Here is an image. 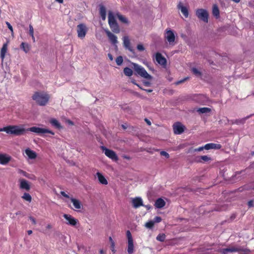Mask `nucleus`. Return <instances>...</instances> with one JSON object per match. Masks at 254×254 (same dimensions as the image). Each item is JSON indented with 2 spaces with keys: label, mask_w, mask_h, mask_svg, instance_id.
Returning <instances> with one entry per match:
<instances>
[{
  "label": "nucleus",
  "mask_w": 254,
  "mask_h": 254,
  "mask_svg": "<svg viewBox=\"0 0 254 254\" xmlns=\"http://www.w3.org/2000/svg\"><path fill=\"white\" fill-rule=\"evenodd\" d=\"M95 177L98 178V180L100 184L104 185L108 184V181L105 177L100 172H97Z\"/></svg>",
  "instance_id": "nucleus-22"
},
{
  "label": "nucleus",
  "mask_w": 254,
  "mask_h": 254,
  "mask_svg": "<svg viewBox=\"0 0 254 254\" xmlns=\"http://www.w3.org/2000/svg\"><path fill=\"white\" fill-rule=\"evenodd\" d=\"M0 131H5L8 134L20 136L25 133V128L23 125L8 126L0 128Z\"/></svg>",
  "instance_id": "nucleus-1"
},
{
  "label": "nucleus",
  "mask_w": 254,
  "mask_h": 254,
  "mask_svg": "<svg viewBox=\"0 0 254 254\" xmlns=\"http://www.w3.org/2000/svg\"><path fill=\"white\" fill-rule=\"evenodd\" d=\"M203 148L206 150H209L211 149H219L221 148V145L220 144L210 143L206 144L203 146Z\"/></svg>",
  "instance_id": "nucleus-20"
},
{
  "label": "nucleus",
  "mask_w": 254,
  "mask_h": 254,
  "mask_svg": "<svg viewBox=\"0 0 254 254\" xmlns=\"http://www.w3.org/2000/svg\"><path fill=\"white\" fill-rule=\"evenodd\" d=\"M100 15L103 20H105L106 18V10L104 6H101L100 7Z\"/></svg>",
  "instance_id": "nucleus-29"
},
{
  "label": "nucleus",
  "mask_w": 254,
  "mask_h": 254,
  "mask_svg": "<svg viewBox=\"0 0 254 254\" xmlns=\"http://www.w3.org/2000/svg\"><path fill=\"white\" fill-rule=\"evenodd\" d=\"M248 205L250 207L253 206L254 205V201L253 200H250L248 202Z\"/></svg>",
  "instance_id": "nucleus-53"
},
{
  "label": "nucleus",
  "mask_w": 254,
  "mask_h": 254,
  "mask_svg": "<svg viewBox=\"0 0 254 254\" xmlns=\"http://www.w3.org/2000/svg\"><path fill=\"white\" fill-rule=\"evenodd\" d=\"M147 209L151 208V206L149 205H144Z\"/></svg>",
  "instance_id": "nucleus-59"
},
{
  "label": "nucleus",
  "mask_w": 254,
  "mask_h": 254,
  "mask_svg": "<svg viewBox=\"0 0 254 254\" xmlns=\"http://www.w3.org/2000/svg\"><path fill=\"white\" fill-rule=\"evenodd\" d=\"M5 23H6L8 28L10 30L11 32V34L13 35V28H12V26L7 21L5 22Z\"/></svg>",
  "instance_id": "nucleus-44"
},
{
  "label": "nucleus",
  "mask_w": 254,
  "mask_h": 254,
  "mask_svg": "<svg viewBox=\"0 0 254 254\" xmlns=\"http://www.w3.org/2000/svg\"><path fill=\"white\" fill-rule=\"evenodd\" d=\"M61 194L63 196H64V197H65L66 198H67L70 199V197H69V196L68 194H67L64 191H61Z\"/></svg>",
  "instance_id": "nucleus-50"
},
{
  "label": "nucleus",
  "mask_w": 254,
  "mask_h": 254,
  "mask_svg": "<svg viewBox=\"0 0 254 254\" xmlns=\"http://www.w3.org/2000/svg\"><path fill=\"white\" fill-rule=\"evenodd\" d=\"M160 155L161 156H165L166 158H168L169 157V154L167 152L164 151H161Z\"/></svg>",
  "instance_id": "nucleus-45"
},
{
  "label": "nucleus",
  "mask_w": 254,
  "mask_h": 254,
  "mask_svg": "<svg viewBox=\"0 0 254 254\" xmlns=\"http://www.w3.org/2000/svg\"><path fill=\"white\" fill-rule=\"evenodd\" d=\"M123 44L124 47L130 51H132V48L130 46V41L127 36H124L123 37Z\"/></svg>",
  "instance_id": "nucleus-24"
},
{
  "label": "nucleus",
  "mask_w": 254,
  "mask_h": 254,
  "mask_svg": "<svg viewBox=\"0 0 254 254\" xmlns=\"http://www.w3.org/2000/svg\"><path fill=\"white\" fill-rule=\"evenodd\" d=\"M50 124L57 128H61L62 126H61L60 123L59 122V121L56 120V119L52 118L50 120Z\"/></svg>",
  "instance_id": "nucleus-27"
},
{
  "label": "nucleus",
  "mask_w": 254,
  "mask_h": 254,
  "mask_svg": "<svg viewBox=\"0 0 254 254\" xmlns=\"http://www.w3.org/2000/svg\"><path fill=\"white\" fill-rule=\"evenodd\" d=\"M112 31L116 33H119L120 32L119 26L117 22L109 24Z\"/></svg>",
  "instance_id": "nucleus-26"
},
{
  "label": "nucleus",
  "mask_w": 254,
  "mask_h": 254,
  "mask_svg": "<svg viewBox=\"0 0 254 254\" xmlns=\"http://www.w3.org/2000/svg\"><path fill=\"white\" fill-rule=\"evenodd\" d=\"M87 31V28L84 24L81 23L77 26V35L80 39H83L85 37Z\"/></svg>",
  "instance_id": "nucleus-9"
},
{
  "label": "nucleus",
  "mask_w": 254,
  "mask_h": 254,
  "mask_svg": "<svg viewBox=\"0 0 254 254\" xmlns=\"http://www.w3.org/2000/svg\"><path fill=\"white\" fill-rule=\"evenodd\" d=\"M32 99L39 106H45L48 102L50 96L44 92H36L32 97Z\"/></svg>",
  "instance_id": "nucleus-2"
},
{
  "label": "nucleus",
  "mask_w": 254,
  "mask_h": 254,
  "mask_svg": "<svg viewBox=\"0 0 254 254\" xmlns=\"http://www.w3.org/2000/svg\"><path fill=\"white\" fill-rule=\"evenodd\" d=\"M173 127L174 132L176 134H180L182 133L185 128V126L179 122L175 123Z\"/></svg>",
  "instance_id": "nucleus-11"
},
{
  "label": "nucleus",
  "mask_w": 254,
  "mask_h": 254,
  "mask_svg": "<svg viewBox=\"0 0 254 254\" xmlns=\"http://www.w3.org/2000/svg\"><path fill=\"white\" fill-rule=\"evenodd\" d=\"M101 149L104 152L105 155L108 158L114 161L118 160V157L115 151L108 149L105 146H102Z\"/></svg>",
  "instance_id": "nucleus-8"
},
{
  "label": "nucleus",
  "mask_w": 254,
  "mask_h": 254,
  "mask_svg": "<svg viewBox=\"0 0 254 254\" xmlns=\"http://www.w3.org/2000/svg\"><path fill=\"white\" fill-rule=\"evenodd\" d=\"M124 74L127 76H130L132 75L133 71L132 69L129 67H126L124 69Z\"/></svg>",
  "instance_id": "nucleus-33"
},
{
  "label": "nucleus",
  "mask_w": 254,
  "mask_h": 254,
  "mask_svg": "<svg viewBox=\"0 0 254 254\" xmlns=\"http://www.w3.org/2000/svg\"><path fill=\"white\" fill-rule=\"evenodd\" d=\"M29 34L31 36H33L34 35V29L32 25L30 24L29 26Z\"/></svg>",
  "instance_id": "nucleus-43"
},
{
  "label": "nucleus",
  "mask_w": 254,
  "mask_h": 254,
  "mask_svg": "<svg viewBox=\"0 0 254 254\" xmlns=\"http://www.w3.org/2000/svg\"><path fill=\"white\" fill-rule=\"evenodd\" d=\"M25 153L29 159H35L37 157V153L29 148L25 149Z\"/></svg>",
  "instance_id": "nucleus-19"
},
{
  "label": "nucleus",
  "mask_w": 254,
  "mask_h": 254,
  "mask_svg": "<svg viewBox=\"0 0 254 254\" xmlns=\"http://www.w3.org/2000/svg\"><path fill=\"white\" fill-rule=\"evenodd\" d=\"M18 173L21 175H22L23 176H25V177H27V173L24 171H23L22 170H21V169H19L18 170Z\"/></svg>",
  "instance_id": "nucleus-47"
},
{
  "label": "nucleus",
  "mask_w": 254,
  "mask_h": 254,
  "mask_svg": "<svg viewBox=\"0 0 254 254\" xmlns=\"http://www.w3.org/2000/svg\"><path fill=\"white\" fill-rule=\"evenodd\" d=\"M117 17L118 18V19L123 23L127 24L128 23V21L127 19L123 16V15L120 14V13H118L116 14Z\"/></svg>",
  "instance_id": "nucleus-31"
},
{
  "label": "nucleus",
  "mask_w": 254,
  "mask_h": 254,
  "mask_svg": "<svg viewBox=\"0 0 254 254\" xmlns=\"http://www.w3.org/2000/svg\"><path fill=\"white\" fill-rule=\"evenodd\" d=\"M31 37H32V39L33 42H35V38L34 36L33 35V36H31Z\"/></svg>",
  "instance_id": "nucleus-62"
},
{
  "label": "nucleus",
  "mask_w": 254,
  "mask_h": 254,
  "mask_svg": "<svg viewBox=\"0 0 254 254\" xmlns=\"http://www.w3.org/2000/svg\"><path fill=\"white\" fill-rule=\"evenodd\" d=\"M203 149H205L204 148H203V146H201L195 149L194 151H201L203 150Z\"/></svg>",
  "instance_id": "nucleus-51"
},
{
  "label": "nucleus",
  "mask_w": 254,
  "mask_h": 254,
  "mask_svg": "<svg viewBox=\"0 0 254 254\" xmlns=\"http://www.w3.org/2000/svg\"><path fill=\"white\" fill-rule=\"evenodd\" d=\"M70 200L72 203L73 207H71L69 204L68 205V206L70 207L73 210H76L78 209H80L82 208V203L78 199L74 198L73 197H71L70 198Z\"/></svg>",
  "instance_id": "nucleus-12"
},
{
  "label": "nucleus",
  "mask_w": 254,
  "mask_h": 254,
  "mask_svg": "<svg viewBox=\"0 0 254 254\" xmlns=\"http://www.w3.org/2000/svg\"><path fill=\"white\" fill-rule=\"evenodd\" d=\"M108 56L111 61L113 60V57L112 56V55L111 54H108Z\"/></svg>",
  "instance_id": "nucleus-55"
},
{
  "label": "nucleus",
  "mask_w": 254,
  "mask_h": 254,
  "mask_svg": "<svg viewBox=\"0 0 254 254\" xmlns=\"http://www.w3.org/2000/svg\"><path fill=\"white\" fill-rule=\"evenodd\" d=\"M56 0L61 3L63 2V0Z\"/></svg>",
  "instance_id": "nucleus-63"
},
{
  "label": "nucleus",
  "mask_w": 254,
  "mask_h": 254,
  "mask_svg": "<svg viewBox=\"0 0 254 254\" xmlns=\"http://www.w3.org/2000/svg\"><path fill=\"white\" fill-rule=\"evenodd\" d=\"M189 77H186V78H185L184 79H183V80H179L178 81L176 84H180V83H183V82H184L185 80H186L187 79H188Z\"/></svg>",
  "instance_id": "nucleus-52"
},
{
  "label": "nucleus",
  "mask_w": 254,
  "mask_h": 254,
  "mask_svg": "<svg viewBox=\"0 0 254 254\" xmlns=\"http://www.w3.org/2000/svg\"><path fill=\"white\" fill-rule=\"evenodd\" d=\"M131 202L134 208H137L141 206H144L143 204V201L141 197H136L132 198Z\"/></svg>",
  "instance_id": "nucleus-15"
},
{
  "label": "nucleus",
  "mask_w": 254,
  "mask_h": 254,
  "mask_svg": "<svg viewBox=\"0 0 254 254\" xmlns=\"http://www.w3.org/2000/svg\"><path fill=\"white\" fill-rule=\"evenodd\" d=\"M61 194L63 196H64V197H65L66 198H67L70 199V197H69V196L68 194H67L64 191H61Z\"/></svg>",
  "instance_id": "nucleus-49"
},
{
  "label": "nucleus",
  "mask_w": 254,
  "mask_h": 254,
  "mask_svg": "<svg viewBox=\"0 0 254 254\" xmlns=\"http://www.w3.org/2000/svg\"><path fill=\"white\" fill-rule=\"evenodd\" d=\"M197 111L199 113L204 114L210 112L211 111V109L209 108L203 107L198 109Z\"/></svg>",
  "instance_id": "nucleus-34"
},
{
  "label": "nucleus",
  "mask_w": 254,
  "mask_h": 254,
  "mask_svg": "<svg viewBox=\"0 0 254 254\" xmlns=\"http://www.w3.org/2000/svg\"><path fill=\"white\" fill-rule=\"evenodd\" d=\"M29 219L30 220L32 221V222L34 224H35L36 223V220L35 219V218H34L33 217H29Z\"/></svg>",
  "instance_id": "nucleus-54"
},
{
  "label": "nucleus",
  "mask_w": 254,
  "mask_h": 254,
  "mask_svg": "<svg viewBox=\"0 0 254 254\" xmlns=\"http://www.w3.org/2000/svg\"><path fill=\"white\" fill-rule=\"evenodd\" d=\"M166 202L161 198H158L155 202V206L157 208H161L165 205Z\"/></svg>",
  "instance_id": "nucleus-25"
},
{
  "label": "nucleus",
  "mask_w": 254,
  "mask_h": 254,
  "mask_svg": "<svg viewBox=\"0 0 254 254\" xmlns=\"http://www.w3.org/2000/svg\"><path fill=\"white\" fill-rule=\"evenodd\" d=\"M154 222L152 221H150L149 222H147V223H146L145 226L146 228H151L153 225H154Z\"/></svg>",
  "instance_id": "nucleus-42"
},
{
  "label": "nucleus",
  "mask_w": 254,
  "mask_h": 254,
  "mask_svg": "<svg viewBox=\"0 0 254 254\" xmlns=\"http://www.w3.org/2000/svg\"><path fill=\"white\" fill-rule=\"evenodd\" d=\"M162 220V219L159 216H156L154 217V223L155 222V223H159L160 222H161Z\"/></svg>",
  "instance_id": "nucleus-46"
},
{
  "label": "nucleus",
  "mask_w": 254,
  "mask_h": 254,
  "mask_svg": "<svg viewBox=\"0 0 254 254\" xmlns=\"http://www.w3.org/2000/svg\"><path fill=\"white\" fill-rule=\"evenodd\" d=\"M155 59L156 62L161 65L166 66V60L164 58L162 55L157 53L155 55Z\"/></svg>",
  "instance_id": "nucleus-16"
},
{
  "label": "nucleus",
  "mask_w": 254,
  "mask_h": 254,
  "mask_svg": "<svg viewBox=\"0 0 254 254\" xmlns=\"http://www.w3.org/2000/svg\"><path fill=\"white\" fill-rule=\"evenodd\" d=\"M11 159V157L5 154H0V164L2 165L7 164Z\"/></svg>",
  "instance_id": "nucleus-17"
},
{
  "label": "nucleus",
  "mask_w": 254,
  "mask_h": 254,
  "mask_svg": "<svg viewBox=\"0 0 254 254\" xmlns=\"http://www.w3.org/2000/svg\"><path fill=\"white\" fill-rule=\"evenodd\" d=\"M132 64L133 65V69L137 75L147 79H151L152 78V76L147 73L142 66L135 63H133Z\"/></svg>",
  "instance_id": "nucleus-3"
},
{
  "label": "nucleus",
  "mask_w": 254,
  "mask_h": 254,
  "mask_svg": "<svg viewBox=\"0 0 254 254\" xmlns=\"http://www.w3.org/2000/svg\"><path fill=\"white\" fill-rule=\"evenodd\" d=\"M178 8L181 10L182 13H183V14L184 15V16L186 18L188 17V15H189L188 9L187 7L183 6V5L182 4V3L181 2H179V3L178 5Z\"/></svg>",
  "instance_id": "nucleus-23"
},
{
  "label": "nucleus",
  "mask_w": 254,
  "mask_h": 254,
  "mask_svg": "<svg viewBox=\"0 0 254 254\" xmlns=\"http://www.w3.org/2000/svg\"><path fill=\"white\" fill-rule=\"evenodd\" d=\"M20 47L26 53H28L30 50L29 45L24 42L21 43Z\"/></svg>",
  "instance_id": "nucleus-32"
},
{
  "label": "nucleus",
  "mask_w": 254,
  "mask_h": 254,
  "mask_svg": "<svg viewBox=\"0 0 254 254\" xmlns=\"http://www.w3.org/2000/svg\"><path fill=\"white\" fill-rule=\"evenodd\" d=\"M241 250L240 247H230L228 248L223 249L221 250L222 254H228V253H234L239 252Z\"/></svg>",
  "instance_id": "nucleus-13"
},
{
  "label": "nucleus",
  "mask_w": 254,
  "mask_h": 254,
  "mask_svg": "<svg viewBox=\"0 0 254 254\" xmlns=\"http://www.w3.org/2000/svg\"><path fill=\"white\" fill-rule=\"evenodd\" d=\"M22 198L29 202H31L32 200L31 196L29 193L26 192H25L23 194V196H22Z\"/></svg>",
  "instance_id": "nucleus-35"
},
{
  "label": "nucleus",
  "mask_w": 254,
  "mask_h": 254,
  "mask_svg": "<svg viewBox=\"0 0 254 254\" xmlns=\"http://www.w3.org/2000/svg\"><path fill=\"white\" fill-rule=\"evenodd\" d=\"M116 62L118 65H121L123 62V59L122 56H119L116 59Z\"/></svg>",
  "instance_id": "nucleus-40"
},
{
  "label": "nucleus",
  "mask_w": 254,
  "mask_h": 254,
  "mask_svg": "<svg viewBox=\"0 0 254 254\" xmlns=\"http://www.w3.org/2000/svg\"><path fill=\"white\" fill-rule=\"evenodd\" d=\"M212 13L216 18L219 17V10L216 4H214L212 7Z\"/></svg>",
  "instance_id": "nucleus-30"
},
{
  "label": "nucleus",
  "mask_w": 254,
  "mask_h": 254,
  "mask_svg": "<svg viewBox=\"0 0 254 254\" xmlns=\"http://www.w3.org/2000/svg\"><path fill=\"white\" fill-rule=\"evenodd\" d=\"M109 241L111 245V250L114 253H115L116 252V250L115 249V242L111 237H109Z\"/></svg>",
  "instance_id": "nucleus-39"
},
{
  "label": "nucleus",
  "mask_w": 254,
  "mask_h": 254,
  "mask_svg": "<svg viewBox=\"0 0 254 254\" xmlns=\"http://www.w3.org/2000/svg\"><path fill=\"white\" fill-rule=\"evenodd\" d=\"M156 239L159 241L163 242L165 239V235L164 234H159L157 236Z\"/></svg>",
  "instance_id": "nucleus-41"
},
{
  "label": "nucleus",
  "mask_w": 254,
  "mask_h": 254,
  "mask_svg": "<svg viewBox=\"0 0 254 254\" xmlns=\"http://www.w3.org/2000/svg\"><path fill=\"white\" fill-rule=\"evenodd\" d=\"M20 188L26 190H29L30 189L28 182L24 179H20Z\"/></svg>",
  "instance_id": "nucleus-21"
},
{
  "label": "nucleus",
  "mask_w": 254,
  "mask_h": 254,
  "mask_svg": "<svg viewBox=\"0 0 254 254\" xmlns=\"http://www.w3.org/2000/svg\"><path fill=\"white\" fill-rule=\"evenodd\" d=\"M249 118V116L247 117L246 118H244L241 119L239 120H236L233 123L236 124H244L246 120Z\"/></svg>",
  "instance_id": "nucleus-38"
},
{
  "label": "nucleus",
  "mask_w": 254,
  "mask_h": 254,
  "mask_svg": "<svg viewBox=\"0 0 254 254\" xmlns=\"http://www.w3.org/2000/svg\"><path fill=\"white\" fill-rule=\"evenodd\" d=\"M164 37L166 40L171 45H174V42L175 41V35L174 32L170 29H166L165 31Z\"/></svg>",
  "instance_id": "nucleus-7"
},
{
  "label": "nucleus",
  "mask_w": 254,
  "mask_h": 254,
  "mask_svg": "<svg viewBox=\"0 0 254 254\" xmlns=\"http://www.w3.org/2000/svg\"><path fill=\"white\" fill-rule=\"evenodd\" d=\"M137 49L138 50L140 51H144V48L143 47V46L141 44H138L137 46Z\"/></svg>",
  "instance_id": "nucleus-48"
},
{
  "label": "nucleus",
  "mask_w": 254,
  "mask_h": 254,
  "mask_svg": "<svg viewBox=\"0 0 254 254\" xmlns=\"http://www.w3.org/2000/svg\"><path fill=\"white\" fill-rule=\"evenodd\" d=\"M27 233H28V235H31L32 233V230H28L27 231Z\"/></svg>",
  "instance_id": "nucleus-61"
},
{
  "label": "nucleus",
  "mask_w": 254,
  "mask_h": 254,
  "mask_svg": "<svg viewBox=\"0 0 254 254\" xmlns=\"http://www.w3.org/2000/svg\"><path fill=\"white\" fill-rule=\"evenodd\" d=\"M117 22L115 19V16L114 14L112 11H109L108 13V23L110 24L111 23Z\"/></svg>",
  "instance_id": "nucleus-28"
},
{
  "label": "nucleus",
  "mask_w": 254,
  "mask_h": 254,
  "mask_svg": "<svg viewBox=\"0 0 254 254\" xmlns=\"http://www.w3.org/2000/svg\"><path fill=\"white\" fill-rule=\"evenodd\" d=\"M191 71L197 77H200L201 75V72L195 67L192 68Z\"/></svg>",
  "instance_id": "nucleus-36"
},
{
  "label": "nucleus",
  "mask_w": 254,
  "mask_h": 254,
  "mask_svg": "<svg viewBox=\"0 0 254 254\" xmlns=\"http://www.w3.org/2000/svg\"><path fill=\"white\" fill-rule=\"evenodd\" d=\"M232 0L236 3H238L240 1V0Z\"/></svg>",
  "instance_id": "nucleus-64"
},
{
  "label": "nucleus",
  "mask_w": 254,
  "mask_h": 254,
  "mask_svg": "<svg viewBox=\"0 0 254 254\" xmlns=\"http://www.w3.org/2000/svg\"><path fill=\"white\" fill-rule=\"evenodd\" d=\"M8 43H9V40H7V42L5 43H4L3 44L2 47L0 50V57L1 59L2 62L3 61V60L5 56V54L7 53V46H8Z\"/></svg>",
  "instance_id": "nucleus-18"
},
{
  "label": "nucleus",
  "mask_w": 254,
  "mask_h": 254,
  "mask_svg": "<svg viewBox=\"0 0 254 254\" xmlns=\"http://www.w3.org/2000/svg\"><path fill=\"white\" fill-rule=\"evenodd\" d=\"M29 131L31 132H35L39 135H42L46 133H49L52 135L55 134V133L52 130L47 128H41L37 127H32L26 129H25V131Z\"/></svg>",
  "instance_id": "nucleus-4"
},
{
  "label": "nucleus",
  "mask_w": 254,
  "mask_h": 254,
  "mask_svg": "<svg viewBox=\"0 0 254 254\" xmlns=\"http://www.w3.org/2000/svg\"><path fill=\"white\" fill-rule=\"evenodd\" d=\"M66 123L70 125H72L73 124V122L69 120L66 121Z\"/></svg>",
  "instance_id": "nucleus-57"
},
{
  "label": "nucleus",
  "mask_w": 254,
  "mask_h": 254,
  "mask_svg": "<svg viewBox=\"0 0 254 254\" xmlns=\"http://www.w3.org/2000/svg\"><path fill=\"white\" fill-rule=\"evenodd\" d=\"M105 31L112 44L116 45L118 43L117 37L108 29L105 30Z\"/></svg>",
  "instance_id": "nucleus-14"
},
{
  "label": "nucleus",
  "mask_w": 254,
  "mask_h": 254,
  "mask_svg": "<svg viewBox=\"0 0 254 254\" xmlns=\"http://www.w3.org/2000/svg\"><path fill=\"white\" fill-rule=\"evenodd\" d=\"M99 253L100 254H105V252L102 249L99 251Z\"/></svg>",
  "instance_id": "nucleus-58"
},
{
  "label": "nucleus",
  "mask_w": 254,
  "mask_h": 254,
  "mask_svg": "<svg viewBox=\"0 0 254 254\" xmlns=\"http://www.w3.org/2000/svg\"><path fill=\"white\" fill-rule=\"evenodd\" d=\"M195 14L196 16L205 23L208 22V12L207 10L203 8H199L196 10Z\"/></svg>",
  "instance_id": "nucleus-6"
},
{
  "label": "nucleus",
  "mask_w": 254,
  "mask_h": 254,
  "mask_svg": "<svg viewBox=\"0 0 254 254\" xmlns=\"http://www.w3.org/2000/svg\"><path fill=\"white\" fill-rule=\"evenodd\" d=\"M126 234L127 239V252L128 254H132L134 251L133 238L129 230L127 231Z\"/></svg>",
  "instance_id": "nucleus-5"
},
{
  "label": "nucleus",
  "mask_w": 254,
  "mask_h": 254,
  "mask_svg": "<svg viewBox=\"0 0 254 254\" xmlns=\"http://www.w3.org/2000/svg\"><path fill=\"white\" fill-rule=\"evenodd\" d=\"M144 90L147 92H151L152 91V89H144Z\"/></svg>",
  "instance_id": "nucleus-60"
},
{
  "label": "nucleus",
  "mask_w": 254,
  "mask_h": 254,
  "mask_svg": "<svg viewBox=\"0 0 254 254\" xmlns=\"http://www.w3.org/2000/svg\"><path fill=\"white\" fill-rule=\"evenodd\" d=\"M211 160V158L210 157H208V156L204 155V156H201L199 157V159L198 160V162H201L203 161L204 162H208L209 160Z\"/></svg>",
  "instance_id": "nucleus-37"
},
{
  "label": "nucleus",
  "mask_w": 254,
  "mask_h": 254,
  "mask_svg": "<svg viewBox=\"0 0 254 254\" xmlns=\"http://www.w3.org/2000/svg\"><path fill=\"white\" fill-rule=\"evenodd\" d=\"M145 121L148 125H151V122L149 120H148L147 119H145Z\"/></svg>",
  "instance_id": "nucleus-56"
},
{
  "label": "nucleus",
  "mask_w": 254,
  "mask_h": 254,
  "mask_svg": "<svg viewBox=\"0 0 254 254\" xmlns=\"http://www.w3.org/2000/svg\"><path fill=\"white\" fill-rule=\"evenodd\" d=\"M63 217L66 220V224L67 225L75 226L78 222L77 219H75L69 214H64Z\"/></svg>",
  "instance_id": "nucleus-10"
}]
</instances>
